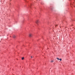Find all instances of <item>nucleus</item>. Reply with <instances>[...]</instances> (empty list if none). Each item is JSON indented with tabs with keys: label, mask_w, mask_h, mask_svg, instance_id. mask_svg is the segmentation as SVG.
Wrapping results in <instances>:
<instances>
[{
	"label": "nucleus",
	"mask_w": 75,
	"mask_h": 75,
	"mask_svg": "<svg viewBox=\"0 0 75 75\" xmlns=\"http://www.w3.org/2000/svg\"><path fill=\"white\" fill-rule=\"evenodd\" d=\"M16 37V36H15L14 35L13 36V38H15Z\"/></svg>",
	"instance_id": "nucleus-3"
},
{
	"label": "nucleus",
	"mask_w": 75,
	"mask_h": 75,
	"mask_svg": "<svg viewBox=\"0 0 75 75\" xmlns=\"http://www.w3.org/2000/svg\"><path fill=\"white\" fill-rule=\"evenodd\" d=\"M58 25H59V24L56 25L55 26V27H57V26H58Z\"/></svg>",
	"instance_id": "nucleus-4"
},
{
	"label": "nucleus",
	"mask_w": 75,
	"mask_h": 75,
	"mask_svg": "<svg viewBox=\"0 0 75 75\" xmlns=\"http://www.w3.org/2000/svg\"><path fill=\"white\" fill-rule=\"evenodd\" d=\"M40 23V20L39 19H37L35 21V23L37 24V25H38V23Z\"/></svg>",
	"instance_id": "nucleus-1"
},
{
	"label": "nucleus",
	"mask_w": 75,
	"mask_h": 75,
	"mask_svg": "<svg viewBox=\"0 0 75 75\" xmlns=\"http://www.w3.org/2000/svg\"><path fill=\"white\" fill-rule=\"evenodd\" d=\"M53 62V61H51V63H52Z\"/></svg>",
	"instance_id": "nucleus-8"
},
{
	"label": "nucleus",
	"mask_w": 75,
	"mask_h": 75,
	"mask_svg": "<svg viewBox=\"0 0 75 75\" xmlns=\"http://www.w3.org/2000/svg\"><path fill=\"white\" fill-rule=\"evenodd\" d=\"M59 60L60 61H62V59H59Z\"/></svg>",
	"instance_id": "nucleus-6"
},
{
	"label": "nucleus",
	"mask_w": 75,
	"mask_h": 75,
	"mask_svg": "<svg viewBox=\"0 0 75 75\" xmlns=\"http://www.w3.org/2000/svg\"><path fill=\"white\" fill-rule=\"evenodd\" d=\"M31 5H32V4H31V5L30 6H31Z\"/></svg>",
	"instance_id": "nucleus-10"
},
{
	"label": "nucleus",
	"mask_w": 75,
	"mask_h": 75,
	"mask_svg": "<svg viewBox=\"0 0 75 75\" xmlns=\"http://www.w3.org/2000/svg\"><path fill=\"white\" fill-rule=\"evenodd\" d=\"M57 60H59V58H57Z\"/></svg>",
	"instance_id": "nucleus-7"
},
{
	"label": "nucleus",
	"mask_w": 75,
	"mask_h": 75,
	"mask_svg": "<svg viewBox=\"0 0 75 75\" xmlns=\"http://www.w3.org/2000/svg\"><path fill=\"white\" fill-rule=\"evenodd\" d=\"M24 59V57H23L22 58V60H23V59Z\"/></svg>",
	"instance_id": "nucleus-5"
},
{
	"label": "nucleus",
	"mask_w": 75,
	"mask_h": 75,
	"mask_svg": "<svg viewBox=\"0 0 75 75\" xmlns=\"http://www.w3.org/2000/svg\"><path fill=\"white\" fill-rule=\"evenodd\" d=\"M33 35V34H32V33H30L29 34V37H32Z\"/></svg>",
	"instance_id": "nucleus-2"
},
{
	"label": "nucleus",
	"mask_w": 75,
	"mask_h": 75,
	"mask_svg": "<svg viewBox=\"0 0 75 75\" xmlns=\"http://www.w3.org/2000/svg\"><path fill=\"white\" fill-rule=\"evenodd\" d=\"M31 58H33V57H32V56H31Z\"/></svg>",
	"instance_id": "nucleus-9"
}]
</instances>
